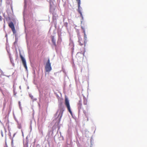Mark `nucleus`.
Instances as JSON below:
<instances>
[{"label": "nucleus", "instance_id": "1", "mask_svg": "<svg viewBox=\"0 0 147 147\" xmlns=\"http://www.w3.org/2000/svg\"><path fill=\"white\" fill-rule=\"evenodd\" d=\"M59 109L54 115L55 118L52 123H54V125L52 128H49L47 135L49 136V137L52 138L53 137L54 134L56 133L54 137V139L55 140L56 138H57L60 141H61L63 140V137L61 136L60 132V136L59 137V135L58 131L60 128L59 123L63 115V112L65 110V107L63 104V102L61 101L59 102Z\"/></svg>", "mask_w": 147, "mask_h": 147}, {"label": "nucleus", "instance_id": "2", "mask_svg": "<svg viewBox=\"0 0 147 147\" xmlns=\"http://www.w3.org/2000/svg\"><path fill=\"white\" fill-rule=\"evenodd\" d=\"M27 3L26 0H24V10L23 13L24 21L25 24L26 20L30 19L33 17L32 13L27 9Z\"/></svg>", "mask_w": 147, "mask_h": 147}, {"label": "nucleus", "instance_id": "3", "mask_svg": "<svg viewBox=\"0 0 147 147\" xmlns=\"http://www.w3.org/2000/svg\"><path fill=\"white\" fill-rule=\"evenodd\" d=\"M65 104L66 107L67 108L68 111L70 113L71 115L73 116L72 112L71 109L69 100L67 97L66 96H65Z\"/></svg>", "mask_w": 147, "mask_h": 147}, {"label": "nucleus", "instance_id": "4", "mask_svg": "<svg viewBox=\"0 0 147 147\" xmlns=\"http://www.w3.org/2000/svg\"><path fill=\"white\" fill-rule=\"evenodd\" d=\"M65 104L66 107L67 108L68 111L70 113L71 115L73 116L72 112L71 109L69 100L67 97L66 96H65Z\"/></svg>", "mask_w": 147, "mask_h": 147}, {"label": "nucleus", "instance_id": "5", "mask_svg": "<svg viewBox=\"0 0 147 147\" xmlns=\"http://www.w3.org/2000/svg\"><path fill=\"white\" fill-rule=\"evenodd\" d=\"M45 69L47 72H49L52 69V67L51 66V63L50 62L49 59L47 62L45 66Z\"/></svg>", "mask_w": 147, "mask_h": 147}, {"label": "nucleus", "instance_id": "6", "mask_svg": "<svg viewBox=\"0 0 147 147\" xmlns=\"http://www.w3.org/2000/svg\"><path fill=\"white\" fill-rule=\"evenodd\" d=\"M55 2V0H49L50 11L52 13L53 12L55 9V6L54 5Z\"/></svg>", "mask_w": 147, "mask_h": 147}, {"label": "nucleus", "instance_id": "7", "mask_svg": "<svg viewBox=\"0 0 147 147\" xmlns=\"http://www.w3.org/2000/svg\"><path fill=\"white\" fill-rule=\"evenodd\" d=\"M20 58L21 59L22 64L26 70H28L25 58L21 54L20 55Z\"/></svg>", "mask_w": 147, "mask_h": 147}, {"label": "nucleus", "instance_id": "8", "mask_svg": "<svg viewBox=\"0 0 147 147\" xmlns=\"http://www.w3.org/2000/svg\"><path fill=\"white\" fill-rule=\"evenodd\" d=\"M9 26L11 29L13 34H15L16 33V30L13 23L12 22H11L9 23Z\"/></svg>", "mask_w": 147, "mask_h": 147}, {"label": "nucleus", "instance_id": "9", "mask_svg": "<svg viewBox=\"0 0 147 147\" xmlns=\"http://www.w3.org/2000/svg\"><path fill=\"white\" fill-rule=\"evenodd\" d=\"M80 4H78V9L77 11L79 14L82 13V8L80 6Z\"/></svg>", "mask_w": 147, "mask_h": 147}, {"label": "nucleus", "instance_id": "10", "mask_svg": "<svg viewBox=\"0 0 147 147\" xmlns=\"http://www.w3.org/2000/svg\"><path fill=\"white\" fill-rule=\"evenodd\" d=\"M69 45L70 46L72 47V48H71V50H72V53H73V52L74 51V44L73 41L72 40H70V43H69Z\"/></svg>", "mask_w": 147, "mask_h": 147}, {"label": "nucleus", "instance_id": "11", "mask_svg": "<svg viewBox=\"0 0 147 147\" xmlns=\"http://www.w3.org/2000/svg\"><path fill=\"white\" fill-rule=\"evenodd\" d=\"M82 100H80L79 101V102L78 104V112H79L80 110V109L82 108Z\"/></svg>", "mask_w": 147, "mask_h": 147}, {"label": "nucleus", "instance_id": "12", "mask_svg": "<svg viewBox=\"0 0 147 147\" xmlns=\"http://www.w3.org/2000/svg\"><path fill=\"white\" fill-rule=\"evenodd\" d=\"M51 38H52V42L53 44V45L55 46H56V40L54 38V36H51Z\"/></svg>", "mask_w": 147, "mask_h": 147}, {"label": "nucleus", "instance_id": "13", "mask_svg": "<svg viewBox=\"0 0 147 147\" xmlns=\"http://www.w3.org/2000/svg\"><path fill=\"white\" fill-rule=\"evenodd\" d=\"M84 45L85 46L87 42V37L86 35H84Z\"/></svg>", "mask_w": 147, "mask_h": 147}, {"label": "nucleus", "instance_id": "14", "mask_svg": "<svg viewBox=\"0 0 147 147\" xmlns=\"http://www.w3.org/2000/svg\"><path fill=\"white\" fill-rule=\"evenodd\" d=\"M28 136H27L26 138V142H25V144L24 142V147H28Z\"/></svg>", "mask_w": 147, "mask_h": 147}, {"label": "nucleus", "instance_id": "15", "mask_svg": "<svg viewBox=\"0 0 147 147\" xmlns=\"http://www.w3.org/2000/svg\"><path fill=\"white\" fill-rule=\"evenodd\" d=\"M9 58H10V62H11V64H12V65L14 66L15 64L14 63L13 60V58H12V57H11L10 56H9Z\"/></svg>", "mask_w": 147, "mask_h": 147}, {"label": "nucleus", "instance_id": "16", "mask_svg": "<svg viewBox=\"0 0 147 147\" xmlns=\"http://www.w3.org/2000/svg\"><path fill=\"white\" fill-rule=\"evenodd\" d=\"M80 16L81 18V24H82V23L83 22V20H84V17L83 16V15H82V13L80 14Z\"/></svg>", "mask_w": 147, "mask_h": 147}, {"label": "nucleus", "instance_id": "17", "mask_svg": "<svg viewBox=\"0 0 147 147\" xmlns=\"http://www.w3.org/2000/svg\"><path fill=\"white\" fill-rule=\"evenodd\" d=\"M16 121L18 123V128L19 129H21L22 127V126H21V124L19 123L18 122V121L16 120Z\"/></svg>", "mask_w": 147, "mask_h": 147}, {"label": "nucleus", "instance_id": "18", "mask_svg": "<svg viewBox=\"0 0 147 147\" xmlns=\"http://www.w3.org/2000/svg\"><path fill=\"white\" fill-rule=\"evenodd\" d=\"M76 144H77V145L78 147H81V145L80 143L78 141L76 142Z\"/></svg>", "mask_w": 147, "mask_h": 147}, {"label": "nucleus", "instance_id": "19", "mask_svg": "<svg viewBox=\"0 0 147 147\" xmlns=\"http://www.w3.org/2000/svg\"><path fill=\"white\" fill-rule=\"evenodd\" d=\"M18 104H19V106L20 107V108L22 111V107H21V102L20 101H18Z\"/></svg>", "mask_w": 147, "mask_h": 147}, {"label": "nucleus", "instance_id": "20", "mask_svg": "<svg viewBox=\"0 0 147 147\" xmlns=\"http://www.w3.org/2000/svg\"><path fill=\"white\" fill-rule=\"evenodd\" d=\"M64 26L66 28H67L68 26V23L67 22H64Z\"/></svg>", "mask_w": 147, "mask_h": 147}, {"label": "nucleus", "instance_id": "21", "mask_svg": "<svg viewBox=\"0 0 147 147\" xmlns=\"http://www.w3.org/2000/svg\"><path fill=\"white\" fill-rule=\"evenodd\" d=\"M14 35H15V41H16V42H18V38L16 36V33Z\"/></svg>", "mask_w": 147, "mask_h": 147}, {"label": "nucleus", "instance_id": "22", "mask_svg": "<svg viewBox=\"0 0 147 147\" xmlns=\"http://www.w3.org/2000/svg\"><path fill=\"white\" fill-rule=\"evenodd\" d=\"M11 146H12V147H15L14 146H13V139H11Z\"/></svg>", "mask_w": 147, "mask_h": 147}, {"label": "nucleus", "instance_id": "23", "mask_svg": "<svg viewBox=\"0 0 147 147\" xmlns=\"http://www.w3.org/2000/svg\"><path fill=\"white\" fill-rule=\"evenodd\" d=\"M1 70V75H3V76H6V75H5L4 74V73L3 72V71L1 70Z\"/></svg>", "mask_w": 147, "mask_h": 147}, {"label": "nucleus", "instance_id": "24", "mask_svg": "<svg viewBox=\"0 0 147 147\" xmlns=\"http://www.w3.org/2000/svg\"><path fill=\"white\" fill-rule=\"evenodd\" d=\"M56 17L55 16H54L53 15V21H55L56 20Z\"/></svg>", "mask_w": 147, "mask_h": 147}, {"label": "nucleus", "instance_id": "25", "mask_svg": "<svg viewBox=\"0 0 147 147\" xmlns=\"http://www.w3.org/2000/svg\"><path fill=\"white\" fill-rule=\"evenodd\" d=\"M29 96L31 98V99H33V96L32 95V94H29Z\"/></svg>", "mask_w": 147, "mask_h": 147}, {"label": "nucleus", "instance_id": "26", "mask_svg": "<svg viewBox=\"0 0 147 147\" xmlns=\"http://www.w3.org/2000/svg\"><path fill=\"white\" fill-rule=\"evenodd\" d=\"M78 4H81V0H76Z\"/></svg>", "mask_w": 147, "mask_h": 147}, {"label": "nucleus", "instance_id": "27", "mask_svg": "<svg viewBox=\"0 0 147 147\" xmlns=\"http://www.w3.org/2000/svg\"><path fill=\"white\" fill-rule=\"evenodd\" d=\"M78 42L79 43L80 45L81 46H82L83 45V44L80 41L79 39V40H78Z\"/></svg>", "mask_w": 147, "mask_h": 147}, {"label": "nucleus", "instance_id": "28", "mask_svg": "<svg viewBox=\"0 0 147 147\" xmlns=\"http://www.w3.org/2000/svg\"><path fill=\"white\" fill-rule=\"evenodd\" d=\"M81 29L83 30H85V28H84V27L83 26H82L81 25Z\"/></svg>", "mask_w": 147, "mask_h": 147}, {"label": "nucleus", "instance_id": "29", "mask_svg": "<svg viewBox=\"0 0 147 147\" xmlns=\"http://www.w3.org/2000/svg\"><path fill=\"white\" fill-rule=\"evenodd\" d=\"M34 147H43L42 146L41 147L39 144H37L36 146H34Z\"/></svg>", "mask_w": 147, "mask_h": 147}, {"label": "nucleus", "instance_id": "30", "mask_svg": "<svg viewBox=\"0 0 147 147\" xmlns=\"http://www.w3.org/2000/svg\"><path fill=\"white\" fill-rule=\"evenodd\" d=\"M83 31V33H84V35H86V32H85V30H84Z\"/></svg>", "mask_w": 147, "mask_h": 147}, {"label": "nucleus", "instance_id": "31", "mask_svg": "<svg viewBox=\"0 0 147 147\" xmlns=\"http://www.w3.org/2000/svg\"><path fill=\"white\" fill-rule=\"evenodd\" d=\"M1 134L2 136V137H3V132L2 130L1 131Z\"/></svg>", "mask_w": 147, "mask_h": 147}, {"label": "nucleus", "instance_id": "32", "mask_svg": "<svg viewBox=\"0 0 147 147\" xmlns=\"http://www.w3.org/2000/svg\"><path fill=\"white\" fill-rule=\"evenodd\" d=\"M16 133H14L13 134V138H12L11 139H13V138L14 137V136H15V135H16Z\"/></svg>", "mask_w": 147, "mask_h": 147}, {"label": "nucleus", "instance_id": "33", "mask_svg": "<svg viewBox=\"0 0 147 147\" xmlns=\"http://www.w3.org/2000/svg\"><path fill=\"white\" fill-rule=\"evenodd\" d=\"M5 37H6V40L7 41V34H6L5 35Z\"/></svg>", "mask_w": 147, "mask_h": 147}, {"label": "nucleus", "instance_id": "34", "mask_svg": "<svg viewBox=\"0 0 147 147\" xmlns=\"http://www.w3.org/2000/svg\"><path fill=\"white\" fill-rule=\"evenodd\" d=\"M85 51L84 50V51L82 53V54H83V56H84V54H85Z\"/></svg>", "mask_w": 147, "mask_h": 147}, {"label": "nucleus", "instance_id": "35", "mask_svg": "<svg viewBox=\"0 0 147 147\" xmlns=\"http://www.w3.org/2000/svg\"><path fill=\"white\" fill-rule=\"evenodd\" d=\"M17 43V42H16V41H15V42L13 43V44L14 45H15Z\"/></svg>", "mask_w": 147, "mask_h": 147}, {"label": "nucleus", "instance_id": "36", "mask_svg": "<svg viewBox=\"0 0 147 147\" xmlns=\"http://www.w3.org/2000/svg\"><path fill=\"white\" fill-rule=\"evenodd\" d=\"M13 93H14V95H16V93H15V91H14V90Z\"/></svg>", "mask_w": 147, "mask_h": 147}, {"label": "nucleus", "instance_id": "37", "mask_svg": "<svg viewBox=\"0 0 147 147\" xmlns=\"http://www.w3.org/2000/svg\"><path fill=\"white\" fill-rule=\"evenodd\" d=\"M86 102H84V105H86Z\"/></svg>", "mask_w": 147, "mask_h": 147}, {"label": "nucleus", "instance_id": "38", "mask_svg": "<svg viewBox=\"0 0 147 147\" xmlns=\"http://www.w3.org/2000/svg\"><path fill=\"white\" fill-rule=\"evenodd\" d=\"M36 100H37V99H36V98H34V99H33V100H34L36 101Z\"/></svg>", "mask_w": 147, "mask_h": 147}, {"label": "nucleus", "instance_id": "39", "mask_svg": "<svg viewBox=\"0 0 147 147\" xmlns=\"http://www.w3.org/2000/svg\"><path fill=\"white\" fill-rule=\"evenodd\" d=\"M30 128L31 129V130H32V126H31V124H30Z\"/></svg>", "mask_w": 147, "mask_h": 147}, {"label": "nucleus", "instance_id": "40", "mask_svg": "<svg viewBox=\"0 0 147 147\" xmlns=\"http://www.w3.org/2000/svg\"><path fill=\"white\" fill-rule=\"evenodd\" d=\"M6 76V77H9V76H7V75H6V76Z\"/></svg>", "mask_w": 147, "mask_h": 147}, {"label": "nucleus", "instance_id": "41", "mask_svg": "<svg viewBox=\"0 0 147 147\" xmlns=\"http://www.w3.org/2000/svg\"><path fill=\"white\" fill-rule=\"evenodd\" d=\"M21 131H22V134H23V132L22 129L21 130Z\"/></svg>", "mask_w": 147, "mask_h": 147}, {"label": "nucleus", "instance_id": "42", "mask_svg": "<svg viewBox=\"0 0 147 147\" xmlns=\"http://www.w3.org/2000/svg\"><path fill=\"white\" fill-rule=\"evenodd\" d=\"M21 131H22V134H23V132L22 129L21 130Z\"/></svg>", "mask_w": 147, "mask_h": 147}, {"label": "nucleus", "instance_id": "43", "mask_svg": "<svg viewBox=\"0 0 147 147\" xmlns=\"http://www.w3.org/2000/svg\"><path fill=\"white\" fill-rule=\"evenodd\" d=\"M11 9L12 11H13V8H12V7L11 6Z\"/></svg>", "mask_w": 147, "mask_h": 147}, {"label": "nucleus", "instance_id": "44", "mask_svg": "<svg viewBox=\"0 0 147 147\" xmlns=\"http://www.w3.org/2000/svg\"><path fill=\"white\" fill-rule=\"evenodd\" d=\"M5 24H4V26H3V27H4V28H5Z\"/></svg>", "mask_w": 147, "mask_h": 147}, {"label": "nucleus", "instance_id": "45", "mask_svg": "<svg viewBox=\"0 0 147 147\" xmlns=\"http://www.w3.org/2000/svg\"><path fill=\"white\" fill-rule=\"evenodd\" d=\"M82 68L81 69V72L82 71Z\"/></svg>", "mask_w": 147, "mask_h": 147}, {"label": "nucleus", "instance_id": "46", "mask_svg": "<svg viewBox=\"0 0 147 147\" xmlns=\"http://www.w3.org/2000/svg\"><path fill=\"white\" fill-rule=\"evenodd\" d=\"M80 54H81V53H77V54H80Z\"/></svg>", "mask_w": 147, "mask_h": 147}, {"label": "nucleus", "instance_id": "47", "mask_svg": "<svg viewBox=\"0 0 147 147\" xmlns=\"http://www.w3.org/2000/svg\"><path fill=\"white\" fill-rule=\"evenodd\" d=\"M88 118H87V120L88 121Z\"/></svg>", "mask_w": 147, "mask_h": 147}, {"label": "nucleus", "instance_id": "48", "mask_svg": "<svg viewBox=\"0 0 147 147\" xmlns=\"http://www.w3.org/2000/svg\"><path fill=\"white\" fill-rule=\"evenodd\" d=\"M22 135L23 136H24V134H22Z\"/></svg>", "mask_w": 147, "mask_h": 147}, {"label": "nucleus", "instance_id": "49", "mask_svg": "<svg viewBox=\"0 0 147 147\" xmlns=\"http://www.w3.org/2000/svg\"><path fill=\"white\" fill-rule=\"evenodd\" d=\"M27 88H28V89H29V87H28H28H27Z\"/></svg>", "mask_w": 147, "mask_h": 147}, {"label": "nucleus", "instance_id": "50", "mask_svg": "<svg viewBox=\"0 0 147 147\" xmlns=\"http://www.w3.org/2000/svg\"><path fill=\"white\" fill-rule=\"evenodd\" d=\"M19 87H20V89H21V86H20Z\"/></svg>", "mask_w": 147, "mask_h": 147}, {"label": "nucleus", "instance_id": "51", "mask_svg": "<svg viewBox=\"0 0 147 147\" xmlns=\"http://www.w3.org/2000/svg\"><path fill=\"white\" fill-rule=\"evenodd\" d=\"M9 19H10V18L9 17Z\"/></svg>", "mask_w": 147, "mask_h": 147}, {"label": "nucleus", "instance_id": "52", "mask_svg": "<svg viewBox=\"0 0 147 147\" xmlns=\"http://www.w3.org/2000/svg\"><path fill=\"white\" fill-rule=\"evenodd\" d=\"M2 1V0H1V2Z\"/></svg>", "mask_w": 147, "mask_h": 147}, {"label": "nucleus", "instance_id": "53", "mask_svg": "<svg viewBox=\"0 0 147 147\" xmlns=\"http://www.w3.org/2000/svg\"><path fill=\"white\" fill-rule=\"evenodd\" d=\"M91 140H92V138L91 139Z\"/></svg>", "mask_w": 147, "mask_h": 147}, {"label": "nucleus", "instance_id": "54", "mask_svg": "<svg viewBox=\"0 0 147 147\" xmlns=\"http://www.w3.org/2000/svg\"><path fill=\"white\" fill-rule=\"evenodd\" d=\"M64 22V20H63V22Z\"/></svg>", "mask_w": 147, "mask_h": 147}, {"label": "nucleus", "instance_id": "55", "mask_svg": "<svg viewBox=\"0 0 147 147\" xmlns=\"http://www.w3.org/2000/svg\"><path fill=\"white\" fill-rule=\"evenodd\" d=\"M45 147H47L46 146H45Z\"/></svg>", "mask_w": 147, "mask_h": 147}]
</instances>
